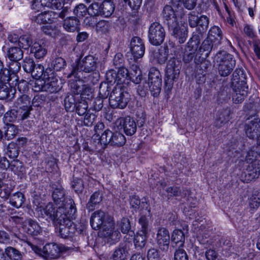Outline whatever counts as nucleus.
Here are the masks:
<instances>
[{
  "label": "nucleus",
  "instance_id": "obj_13",
  "mask_svg": "<svg viewBox=\"0 0 260 260\" xmlns=\"http://www.w3.org/2000/svg\"><path fill=\"white\" fill-rule=\"evenodd\" d=\"M113 217L101 210L94 211L90 217V223L93 229L98 230L109 221H112Z\"/></svg>",
  "mask_w": 260,
  "mask_h": 260
},
{
  "label": "nucleus",
  "instance_id": "obj_25",
  "mask_svg": "<svg viewBox=\"0 0 260 260\" xmlns=\"http://www.w3.org/2000/svg\"><path fill=\"white\" fill-rule=\"evenodd\" d=\"M231 111L229 109H222L218 111L216 117L215 125L217 127H221L222 125L228 122L230 119Z\"/></svg>",
  "mask_w": 260,
  "mask_h": 260
},
{
  "label": "nucleus",
  "instance_id": "obj_42",
  "mask_svg": "<svg viewBox=\"0 0 260 260\" xmlns=\"http://www.w3.org/2000/svg\"><path fill=\"white\" fill-rule=\"evenodd\" d=\"M221 42L219 40H214L213 38L207 37L203 41L202 45V49H213L218 47Z\"/></svg>",
  "mask_w": 260,
  "mask_h": 260
},
{
  "label": "nucleus",
  "instance_id": "obj_3",
  "mask_svg": "<svg viewBox=\"0 0 260 260\" xmlns=\"http://www.w3.org/2000/svg\"><path fill=\"white\" fill-rule=\"evenodd\" d=\"M52 189V198L56 205L63 208L70 216L75 215L77 209L74 201L71 198L66 197V192L62 187L59 184H53Z\"/></svg>",
  "mask_w": 260,
  "mask_h": 260
},
{
  "label": "nucleus",
  "instance_id": "obj_16",
  "mask_svg": "<svg viewBox=\"0 0 260 260\" xmlns=\"http://www.w3.org/2000/svg\"><path fill=\"white\" fill-rule=\"evenodd\" d=\"M116 124L121 126L123 128L125 134L127 136H132L137 131V124L134 119L129 117H121L118 118Z\"/></svg>",
  "mask_w": 260,
  "mask_h": 260
},
{
  "label": "nucleus",
  "instance_id": "obj_62",
  "mask_svg": "<svg viewBox=\"0 0 260 260\" xmlns=\"http://www.w3.org/2000/svg\"><path fill=\"white\" fill-rule=\"evenodd\" d=\"M88 15L91 16L101 15V5L97 3L91 4L88 8Z\"/></svg>",
  "mask_w": 260,
  "mask_h": 260
},
{
  "label": "nucleus",
  "instance_id": "obj_47",
  "mask_svg": "<svg viewBox=\"0 0 260 260\" xmlns=\"http://www.w3.org/2000/svg\"><path fill=\"white\" fill-rule=\"evenodd\" d=\"M158 80L161 81V77L159 70L154 67L151 68L148 75V83H152Z\"/></svg>",
  "mask_w": 260,
  "mask_h": 260
},
{
  "label": "nucleus",
  "instance_id": "obj_23",
  "mask_svg": "<svg viewBox=\"0 0 260 260\" xmlns=\"http://www.w3.org/2000/svg\"><path fill=\"white\" fill-rule=\"evenodd\" d=\"M0 82L6 83L12 88L15 87L18 82V77L17 74L10 73L8 69L4 70V72L0 78Z\"/></svg>",
  "mask_w": 260,
  "mask_h": 260
},
{
  "label": "nucleus",
  "instance_id": "obj_10",
  "mask_svg": "<svg viewBox=\"0 0 260 260\" xmlns=\"http://www.w3.org/2000/svg\"><path fill=\"white\" fill-rule=\"evenodd\" d=\"M74 215H69L68 213L65 215V217H62V220L60 223H56L55 224L59 225L58 232L59 236L64 239L68 238L73 236L75 233L76 229L74 224L72 221Z\"/></svg>",
  "mask_w": 260,
  "mask_h": 260
},
{
  "label": "nucleus",
  "instance_id": "obj_48",
  "mask_svg": "<svg viewBox=\"0 0 260 260\" xmlns=\"http://www.w3.org/2000/svg\"><path fill=\"white\" fill-rule=\"evenodd\" d=\"M64 107L68 112L73 111L76 107L75 97L73 95L67 96L64 100Z\"/></svg>",
  "mask_w": 260,
  "mask_h": 260
},
{
  "label": "nucleus",
  "instance_id": "obj_37",
  "mask_svg": "<svg viewBox=\"0 0 260 260\" xmlns=\"http://www.w3.org/2000/svg\"><path fill=\"white\" fill-rule=\"evenodd\" d=\"M126 142L124 136L119 132L113 133L110 145L119 147L123 146Z\"/></svg>",
  "mask_w": 260,
  "mask_h": 260
},
{
  "label": "nucleus",
  "instance_id": "obj_63",
  "mask_svg": "<svg viewBox=\"0 0 260 260\" xmlns=\"http://www.w3.org/2000/svg\"><path fill=\"white\" fill-rule=\"evenodd\" d=\"M44 68L41 64H36L32 72L30 73L32 77L36 79L40 78L42 76L44 77Z\"/></svg>",
  "mask_w": 260,
  "mask_h": 260
},
{
  "label": "nucleus",
  "instance_id": "obj_60",
  "mask_svg": "<svg viewBox=\"0 0 260 260\" xmlns=\"http://www.w3.org/2000/svg\"><path fill=\"white\" fill-rule=\"evenodd\" d=\"M88 105L84 101L76 104V111L79 116H83L88 112Z\"/></svg>",
  "mask_w": 260,
  "mask_h": 260
},
{
  "label": "nucleus",
  "instance_id": "obj_29",
  "mask_svg": "<svg viewBox=\"0 0 260 260\" xmlns=\"http://www.w3.org/2000/svg\"><path fill=\"white\" fill-rule=\"evenodd\" d=\"M77 79V80L70 82V86L71 90L75 94H81V95H83V90L84 89H86L87 88V87H85V85L83 83H90V82H85L80 79Z\"/></svg>",
  "mask_w": 260,
  "mask_h": 260
},
{
  "label": "nucleus",
  "instance_id": "obj_39",
  "mask_svg": "<svg viewBox=\"0 0 260 260\" xmlns=\"http://www.w3.org/2000/svg\"><path fill=\"white\" fill-rule=\"evenodd\" d=\"M172 240L175 243H179V247H183L185 241V236L180 230H175L172 234Z\"/></svg>",
  "mask_w": 260,
  "mask_h": 260
},
{
  "label": "nucleus",
  "instance_id": "obj_20",
  "mask_svg": "<svg viewBox=\"0 0 260 260\" xmlns=\"http://www.w3.org/2000/svg\"><path fill=\"white\" fill-rule=\"evenodd\" d=\"M46 74H44L45 91L50 93L58 92L60 87L57 78L53 74H51L48 77H46Z\"/></svg>",
  "mask_w": 260,
  "mask_h": 260
},
{
  "label": "nucleus",
  "instance_id": "obj_64",
  "mask_svg": "<svg viewBox=\"0 0 260 260\" xmlns=\"http://www.w3.org/2000/svg\"><path fill=\"white\" fill-rule=\"evenodd\" d=\"M174 260H188L187 253L182 247H179L175 251Z\"/></svg>",
  "mask_w": 260,
  "mask_h": 260
},
{
  "label": "nucleus",
  "instance_id": "obj_59",
  "mask_svg": "<svg viewBox=\"0 0 260 260\" xmlns=\"http://www.w3.org/2000/svg\"><path fill=\"white\" fill-rule=\"evenodd\" d=\"M145 49V45L143 40L138 37H134L130 42V49Z\"/></svg>",
  "mask_w": 260,
  "mask_h": 260
},
{
  "label": "nucleus",
  "instance_id": "obj_51",
  "mask_svg": "<svg viewBox=\"0 0 260 260\" xmlns=\"http://www.w3.org/2000/svg\"><path fill=\"white\" fill-rule=\"evenodd\" d=\"M66 66L65 60L62 57L55 58L52 62L51 66L54 71H60Z\"/></svg>",
  "mask_w": 260,
  "mask_h": 260
},
{
  "label": "nucleus",
  "instance_id": "obj_14",
  "mask_svg": "<svg viewBox=\"0 0 260 260\" xmlns=\"http://www.w3.org/2000/svg\"><path fill=\"white\" fill-rule=\"evenodd\" d=\"M15 106L21 112L20 116L21 119L27 118L31 110V98L28 95L23 94L19 96L15 102Z\"/></svg>",
  "mask_w": 260,
  "mask_h": 260
},
{
  "label": "nucleus",
  "instance_id": "obj_26",
  "mask_svg": "<svg viewBox=\"0 0 260 260\" xmlns=\"http://www.w3.org/2000/svg\"><path fill=\"white\" fill-rule=\"evenodd\" d=\"M169 50H151L150 55L151 58L159 64L164 63L168 57Z\"/></svg>",
  "mask_w": 260,
  "mask_h": 260
},
{
  "label": "nucleus",
  "instance_id": "obj_30",
  "mask_svg": "<svg viewBox=\"0 0 260 260\" xmlns=\"http://www.w3.org/2000/svg\"><path fill=\"white\" fill-rule=\"evenodd\" d=\"M14 89L9 87L7 84L2 83L0 84V100H11L13 98Z\"/></svg>",
  "mask_w": 260,
  "mask_h": 260
},
{
  "label": "nucleus",
  "instance_id": "obj_8",
  "mask_svg": "<svg viewBox=\"0 0 260 260\" xmlns=\"http://www.w3.org/2000/svg\"><path fill=\"white\" fill-rule=\"evenodd\" d=\"M31 248L35 253L47 259L57 258L62 251L61 247L55 243L47 244L42 249L33 245Z\"/></svg>",
  "mask_w": 260,
  "mask_h": 260
},
{
  "label": "nucleus",
  "instance_id": "obj_12",
  "mask_svg": "<svg viewBox=\"0 0 260 260\" xmlns=\"http://www.w3.org/2000/svg\"><path fill=\"white\" fill-rule=\"evenodd\" d=\"M165 37V30L163 26L157 22L151 24L148 30V38L150 43L155 46L162 43Z\"/></svg>",
  "mask_w": 260,
  "mask_h": 260
},
{
  "label": "nucleus",
  "instance_id": "obj_24",
  "mask_svg": "<svg viewBox=\"0 0 260 260\" xmlns=\"http://www.w3.org/2000/svg\"><path fill=\"white\" fill-rule=\"evenodd\" d=\"M62 26L68 32L78 31L80 29V21L76 17H68L63 20Z\"/></svg>",
  "mask_w": 260,
  "mask_h": 260
},
{
  "label": "nucleus",
  "instance_id": "obj_21",
  "mask_svg": "<svg viewBox=\"0 0 260 260\" xmlns=\"http://www.w3.org/2000/svg\"><path fill=\"white\" fill-rule=\"evenodd\" d=\"M260 175V160H254L247 166L245 175L248 180H252L257 178Z\"/></svg>",
  "mask_w": 260,
  "mask_h": 260
},
{
  "label": "nucleus",
  "instance_id": "obj_36",
  "mask_svg": "<svg viewBox=\"0 0 260 260\" xmlns=\"http://www.w3.org/2000/svg\"><path fill=\"white\" fill-rule=\"evenodd\" d=\"M140 214L141 216L139 219V223L141 225V230L139 232L144 233H148V232L150 230V226L147 215L149 216L150 214V212H149V214H148L145 213L144 211L143 214Z\"/></svg>",
  "mask_w": 260,
  "mask_h": 260
},
{
  "label": "nucleus",
  "instance_id": "obj_31",
  "mask_svg": "<svg viewBox=\"0 0 260 260\" xmlns=\"http://www.w3.org/2000/svg\"><path fill=\"white\" fill-rule=\"evenodd\" d=\"M115 6L111 1H104L101 4V15L108 17L113 14Z\"/></svg>",
  "mask_w": 260,
  "mask_h": 260
},
{
  "label": "nucleus",
  "instance_id": "obj_6",
  "mask_svg": "<svg viewBox=\"0 0 260 260\" xmlns=\"http://www.w3.org/2000/svg\"><path fill=\"white\" fill-rule=\"evenodd\" d=\"M129 100V95L124 88L120 86L115 87L109 98V104L113 109H124Z\"/></svg>",
  "mask_w": 260,
  "mask_h": 260
},
{
  "label": "nucleus",
  "instance_id": "obj_2",
  "mask_svg": "<svg viewBox=\"0 0 260 260\" xmlns=\"http://www.w3.org/2000/svg\"><path fill=\"white\" fill-rule=\"evenodd\" d=\"M97 58L89 55L72 65V70L68 75V78L74 76L85 82H92L90 73L94 72L97 67Z\"/></svg>",
  "mask_w": 260,
  "mask_h": 260
},
{
  "label": "nucleus",
  "instance_id": "obj_35",
  "mask_svg": "<svg viewBox=\"0 0 260 260\" xmlns=\"http://www.w3.org/2000/svg\"><path fill=\"white\" fill-rule=\"evenodd\" d=\"M102 200V198L100 192L96 191L91 196L90 200L86 205V208L89 210H93Z\"/></svg>",
  "mask_w": 260,
  "mask_h": 260
},
{
  "label": "nucleus",
  "instance_id": "obj_11",
  "mask_svg": "<svg viewBox=\"0 0 260 260\" xmlns=\"http://www.w3.org/2000/svg\"><path fill=\"white\" fill-rule=\"evenodd\" d=\"M188 24L191 27H196L198 34L202 36L208 28L209 18L204 15L199 17L194 13H190L188 15Z\"/></svg>",
  "mask_w": 260,
  "mask_h": 260
},
{
  "label": "nucleus",
  "instance_id": "obj_53",
  "mask_svg": "<svg viewBox=\"0 0 260 260\" xmlns=\"http://www.w3.org/2000/svg\"><path fill=\"white\" fill-rule=\"evenodd\" d=\"M200 36L199 34L194 35L187 43V46L189 49H202V46H200Z\"/></svg>",
  "mask_w": 260,
  "mask_h": 260
},
{
  "label": "nucleus",
  "instance_id": "obj_43",
  "mask_svg": "<svg viewBox=\"0 0 260 260\" xmlns=\"http://www.w3.org/2000/svg\"><path fill=\"white\" fill-rule=\"evenodd\" d=\"M3 165L5 168H9L15 173H16L18 171L19 168L21 166V162L19 160H13L9 162L6 157L4 158Z\"/></svg>",
  "mask_w": 260,
  "mask_h": 260
},
{
  "label": "nucleus",
  "instance_id": "obj_46",
  "mask_svg": "<svg viewBox=\"0 0 260 260\" xmlns=\"http://www.w3.org/2000/svg\"><path fill=\"white\" fill-rule=\"evenodd\" d=\"M73 13L77 18H82L87 14H88V8L84 4H80L75 7Z\"/></svg>",
  "mask_w": 260,
  "mask_h": 260
},
{
  "label": "nucleus",
  "instance_id": "obj_40",
  "mask_svg": "<svg viewBox=\"0 0 260 260\" xmlns=\"http://www.w3.org/2000/svg\"><path fill=\"white\" fill-rule=\"evenodd\" d=\"M5 253L11 260H21L22 254L16 248L9 246L5 249Z\"/></svg>",
  "mask_w": 260,
  "mask_h": 260
},
{
  "label": "nucleus",
  "instance_id": "obj_49",
  "mask_svg": "<svg viewBox=\"0 0 260 260\" xmlns=\"http://www.w3.org/2000/svg\"><path fill=\"white\" fill-rule=\"evenodd\" d=\"M7 56L11 61H18L22 58L23 52L22 50H8Z\"/></svg>",
  "mask_w": 260,
  "mask_h": 260
},
{
  "label": "nucleus",
  "instance_id": "obj_57",
  "mask_svg": "<svg viewBox=\"0 0 260 260\" xmlns=\"http://www.w3.org/2000/svg\"><path fill=\"white\" fill-rule=\"evenodd\" d=\"M145 53V50H129L127 52V56L131 59L137 61L142 57Z\"/></svg>",
  "mask_w": 260,
  "mask_h": 260
},
{
  "label": "nucleus",
  "instance_id": "obj_17",
  "mask_svg": "<svg viewBox=\"0 0 260 260\" xmlns=\"http://www.w3.org/2000/svg\"><path fill=\"white\" fill-rule=\"evenodd\" d=\"M102 229V235L113 242H117L120 238L119 232L115 229L113 217L112 221H109L101 228Z\"/></svg>",
  "mask_w": 260,
  "mask_h": 260
},
{
  "label": "nucleus",
  "instance_id": "obj_7",
  "mask_svg": "<svg viewBox=\"0 0 260 260\" xmlns=\"http://www.w3.org/2000/svg\"><path fill=\"white\" fill-rule=\"evenodd\" d=\"M38 212H40L44 217L53 221L54 223H60L62 217H65L67 211L61 206H58L57 209L52 203L48 204L44 208L40 206L38 208Z\"/></svg>",
  "mask_w": 260,
  "mask_h": 260
},
{
  "label": "nucleus",
  "instance_id": "obj_5",
  "mask_svg": "<svg viewBox=\"0 0 260 260\" xmlns=\"http://www.w3.org/2000/svg\"><path fill=\"white\" fill-rule=\"evenodd\" d=\"M181 65L179 60L174 57L168 61L165 72V90L170 92L172 89L174 82L179 77Z\"/></svg>",
  "mask_w": 260,
  "mask_h": 260
},
{
  "label": "nucleus",
  "instance_id": "obj_61",
  "mask_svg": "<svg viewBox=\"0 0 260 260\" xmlns=\"http://www.w3.org/2000/svg\"><path fill=\"white\" fill-rule=\"evenodd\" d=\"M126 257V251L123 247L116 249L112 255L113 260H124Z\"/></svg>",
  "mask_w": 260,
  "mask_h": 260
},
{
  "label": "nucleus",
  "instance_id": "obj_32",
  "mask_svg": "<svg viewBox=\"0 0 260 260\" xmlns=\"http://www.w3.org/2000/svg\"><path fill=\"white\" fill-rule=\"evenodd\" d=\"M148 233L138 232L135 237L134 244L137 248L142 249L146 243Z\"/></svg>",
  "mask_w": 260,
  "mask_h": 260
},
{
  "label": "nucleus",
  "instance_id": "obj_9",
  "mask_svg": "<svg viewBox=\"0 0 260 260\" xmlns=\"http://www.w3.org/2000/svg\"><path fill=\"white\" fill-rule=\"evenodd\" d=\"M232 86L234 91L233 101L235 104L241 103L247 96L248 86L246 82L239 78L232 79Z\"/></svg>",
  "mask_w": 260,
  "mask_h": 260
},
{
  "label": "nucleus",
  "instance_id": "obj_33",
  "mask_svg": "<svg viewBox=\"0 0 260 260\" xmlns=\"http://www.w3.org/2000/svg\"><path fill=\"white\" fill-rule=\"evenodd\" d=\"M24 202V196L20 192L13 194L10 198V203L14 207L18 208Z\"/></svg>",
  "mask_w": 260,
  "mask_h": 260
},
{
  "label": "nucleus",
  "instance_id": "obj_4",
  "mask_svg": "<svg viewBox=\"0 0 260 260\" xmlns=\"http://www.w3.org/2000/svg\"><path fill=\"white\" fill-rule=\"evenodd\" d=\"M215 60L218 64V73L220 76H229L236 65V60L233 55L224 50H220L215 55Z\"/></svg>",
  "mask_w": 260,
  "mask_h": 260
},
{
  "label": "nucleus",
  "instance_id": "obj_38",
  "mask_svg": "<svg viewBox=\"0 0 260 260\" xmlns=\"http://www.w3.org/2000/svg\"><path fill=\"white\" fill-rule=\"evenodd\" d=\"M43 32L52 38H55L60 34V30L55 25H48L42 27Z\"/></svg>",
  "mask_w": 260,
  "mask_h": 260
},
{
  "label": "nucleus",
  "instance_id": "obj_41",
  "mask_svg": "<svg viewBox=\"0 0 260 260\" xmlns=\"http://www.w3.org/2000/svg\"><path fill=\"white\" fill-rule=\"evenodd\" d=\"M113 133L110 130L106 129L101 135V136L98 138L101 144L106 145L107 144L110 145L112 138H113Z\"/></svg>",
  "mask_w": 260,
  "mask_h": 260
},
{
  "label": "nucleus",
  "instance_id": "obj_56",
  "mask_svg": "<svg viewBox=\"0 0 260 260\" xmlns=\"http://www.w3.org/2000/svg\"><path fill=\"white\" fill-rule=\"evenodd\" d=\"M118 72H116L118 78V83L124 82L125 80L128 78L130 79L131 75L128 73V70L121 66L118 67Z\"/></svg>",
  "mask_w": 260,
  "mask_h": 260
},
{
  "label": "nucleus",
  "instance_id": "obj_28",
  "mask_svg": "<svg viewBox=\"0 0 260 260\" xmlns=\"http://www.w3.org/2000/svg\"><path fill=\"white\" fill-rule=\"evenodd\" d=\"M32 44V37L29 35L20 37L17 45L11 46L9 49H28Z\"/></svg>",
  "mask_w": 260,
  "mask_h": 260
},
{
  "label": "nucleus",
  "instance_id": "obj_55",
  "mask_svg": "<svg viewBox=\"0 0 260 260\" xmlns=\"http://www.w3.org/2000/svg\"><path fill=\"white\" fill-rule=\"evenodd\" d=\"M18 132V129L17 127L14 124H10L7 125L5 136L8 140H11L16 136Z\"/></svg>",
  "mask_w": 260,
  "mask_h": 260
},
{
  "label": "nucleus",
  "instance_id": "obj_34",
  "mask_svg": "<svg viewBox=\"0 0 260 260\" xmlns=\"http://www.w3.org/2000/svg\"><path fill=\"white\" fill-rule=\"evenodd\" d=\"M260 206V191H254L249 199V206L252 211H255Z\"/></svg>",
  "mask_w": 260,
  "mask_h": 260
},
{
  "label": "nucleus",
  "instance_id": "obj_44",
  "mask_svg": "<svg viewBox=\"0 0 260 260\" xmlns=\"http://www.w3.org/2000/svg\"><path fill=\"white\" fill-rule=\"evenodd\" d=\"M142 78V73L139 68L137 66H133L130 79L135 83L138 84L141 82Z\"/></svg>",
  "mask_w": 260,
  "mask_h": 260
},
{
  "label": "nucleus",
  "instance_id": "obj_58",
  "mask_svg": "<svg viewBox=\"0 0 260 260\" xmlns=\"http://www.w3.org/2000/svg\"><path fill=\"white\" fill-rule=\"evenodd\" d=\"M119 226L122 233L128 234L129 233H132V234H134L133 232L131 231V226L130 221L128 218H122L119 223Z\"/></svg>",
  "mask_w": 260,
  "mask_h": 260
},
{
  "label": "nucleus",
  "instance_id": "obj_22",
  "mask_svg": "<svg viewBox=\"0 0 260 260\" xmlns=\"http://www.w3.org/2000/svg\"><path fill=\"white\" fill-rule=\"evenodd\" d=\"M32 20L38 24L51 23L55 21L54 11H45L36 16H33Z\"/></svg>",
  "mask_w": 260,
  "mask_h": 260
},
{
  "label": "nucleus",
  "instance_id": "obj_54",
  "mask_svg": "<svg viewBox=\"0 0 260 260\" xmlns=\"http://www.w3.org/2000/svg\"><path fill=\"white\" fill-rule=\"evenodd\" d=\"M49 4V0H34L31 8L37 11H41L45 7H48Z\"/></svg>",
  "mask_w": 260,
  "mask_h": 260
},
{
  "label": "nucleus",
  "instance_id": "obj_15",
  "mask_svg": "<svg viewBox=\"0 0 260 260\" xmlns=\"http://www.w3.org/2000/svg\"><path fill=\"white\" fill-rule=\"evenodd\" d=\"M158 248L163 251H168L170 241V236L168 230L164 227L157 229L155 238Z\"/></svg>",
  "mask_w": 260,
  "mask_h": 260
},
{
  "label": "nucleus",
  "instance_id": "obj_1",
  "mask_svg": "<svg viewBox=\"0 0 260 260\" xmlns=\"http://www.w3.org/2000/svg\"><path fill=\"white\" fill-rule=\"evenodd\" d=\"M162 17L173 36L176 39L178 37L179 43H183L187 36V23H182L180 21L181 17L171 6L169 5L165 6L162 11Z\"/></svg>",
  "mask_w": 260,
  "mask_h": 260
},
{
  "label": "nucleus",
  "instance_id": "obj_27",
  "mask_svg": "<svg viewBox=\"0 0 260 260\" xmlns=\"http://www.w3.org/2000/svg\"><path fill=\"white\" fill-rule=\"evenodd\" d=\"M25 226L27 233L32 236H37L42 232L41 227L36 221L31 219L27 220Z\"/></svg>",
  "mask_w": 260,
  "mask_h": 260
},
{
  "label": "nucleus",
  "instance_id": "obj_18",
  "mask_svg": "<svg viewBox=\"0 0 260 260\" xmlns=\"http://www.w3.org/2000/svg\"><path fill=\"white\" fill-rule=\"evenodd\" d=\"M129 203L132 208L136 210H139L140 214H143L144 211L145 213L149 214L150 212L149 205L145 199L140 201L138 196L132 195L129 197Z\"/></svg>",
  "mask_w": 260,
  "mask_h": 260
},
{
  "label": "nucleus",
  "instance_id": "obj_52",
  "mask_svg": "<svg viewBox=\"0 0 260 260\" xmlns=\"http://www.w3.org/2000/svg\"><path fill=\"white\" fill-rule=\"evenodd\" d=\"M221 36L222 32L219 27L213 26L210 28L208 37L213 38L214 40H218L221 42Z\"/></svg>",
  "mask_w": 260,
  "mask_h": 260
},
{
  "label": "nucleus",
  "instance_id": "obj_19",
  "mask_svg": "<svg viewBox=\"0 0 260 260\" xmlns=\"http://www.w3.org/2000/svg\"><path fill=\"white\" fill-rule=\"evenodd\" d=\"M246 134L250 139H254L260 134V119L250 121L245 125Z\"/></svg>",
  "mask_w": 260,
  "mask_h": 260
},
{
  "label": "nucleus",
  "instance_id": "obj_50",
  "mask_svg": "<svg viewBox=\"0 0 260 260\" xmlns=\"http://www.w3.org/2000/svg\"><path fill=\"white\" fill-rule=\"evenodd\" d=\"M150 91L151 94L154 96H157L160 92L161 87V81H156L152 83H148Z\"/></svg>",
  "mask_w": 260,
  "mask_h": 260
},
{
  "label": "nucleus",
  "instance_id": "obj_45",
  "mask_svg": "<svg viewBox=\"0 0 260 260\" xmlns=\"http://www.w3.org/2000/svg\"><path fill=\"white\" fill-rule=\"evenodd\" d=\"M19 149L16 146V143L14 142L10 143L7 148L6 153L11 158H15L17 157L19 154Z\"/></svg>",
  "mask_w": 260,
  "mask_h": 260
}]
</instances>
